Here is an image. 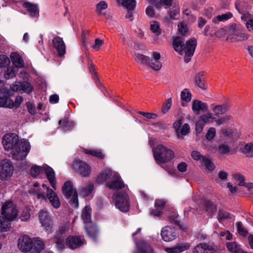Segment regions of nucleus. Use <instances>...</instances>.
Returning a JSON list of instances; mask_svg holds the SVG:
<instances>
[{"instance_id": "obj_1", "label": "nucleus", "mask_w": 253, "mask_h": 253, "mask_svg": "<svg viewBox=\"0 0 253 253\" xmlns=\"http://www.w3.org/2000/svg\"><path fill=\"white\" fill-rule=\"evenodd\" d=\"M2 144L5 150H12V157L16 160L25 159L31 149L30 142L24 139L19 143V137L15 133L5 134L2 137Z\"/></svg>"}, {"instance_id": "obj_2", "label": "nucleus", "mask_w": 253, "mask_h": 253, "mask_svg": "<svg viewBox=\"0 0 253 253\" xmlns=\"http://www.w3.org/2000/svg\"><path fill=\"white\" fill-rule=\"evenodd\" d=\"M183 39L182 37H176L173 38V46L174 50L180 54L182 51L185 52L184 61L188 63L191 59V57L194 54L197 45L196 40L191 39L186 42V44L183 43Z\"/></svg>"}, {"instance_id": "obj_3", "label": "nucleus", "mask_w": 253, "mask_h": 253, "mask_svg": "<svg viewBox=\"0 0 253 253\" xmlns=\"http://www.w3.org/2000/svg\"><path fill=\"white\" fill-rule=\"evenodd\" d=\"M153 154L155 160L158 164L167 163L174 156L172 150L162 144L156 146L153 150Z\"/></svg>"}, {"instance_id": "obj_4", "label": "nucleus", "mask_w": 253, "mask_h": 253, "mask_svg": "<svg viewBox=\"0 0 253 253\" xmlns=\"http://www.w3.org/2000/svg\"><path fill=\"white\" fill-rule=\"evenodd\" d=\"M43 171L46 174V175L52 187L56 189V180L55 177V172L53 169L50 167L45 165L43 167L34 166L31 169V174L32 176L35 177L42 173Z\"/></svg>"}, {"instance_id": "obj_5", "label": "nucleus", "mask_w": 253, "mask_h": 253, "mask_svg": "<svg viewBox=\"0 0 253 253\" xmlns=\"http://www.w3.org/2000/svg\"><path fill=\"white\" fill-rule=\"evenodd\" d=\"M63 194L65 197L69 200L71 206L76 208L78 206V193L74 189L73 183L70 181L65 182L62 187Z\"/></svg>"}, {"instance_id": "obj_6", "label": "nucleus", "mask_w": 253, "mask_h": 253, "mask_svg": "<svg viewBox=\"0 0 253 253\" xmlns=\"http://www.w3.org/2000/svg\"><path fill=\"white\" fill-rule=\"evenodd\" d=\"M249 35L245 33L243 28L239 25H232L230 26L229 36L227 37V40L233 42H241L247 40Z\"/></svg>"}, {"instance_id": "obj_7", "label": "nucleus", "mask_w": 253, "mask_h": 253, "mask_svg": "<svg viewBox=\"0 0 253 253\" xmlns=\"http://www.w3.org/2000/svg\"><path fill=\"white\" fill-rule=\"evenodd\" d=\"M113 200L116 207L123 212H127L129 209L128 195L126 193L117 192L114 194Z\"/></svg>"}, {"instance_id": "obj_8", "label": "nucleus", "mask_w": 253, "mask_h": 253, "mask_svg": "<svg viewBox=\"0 0 253 253\" xmlns=\"http://www.w3.org/2000/svg\"><path fill=\"white\" fill-rule=\"evenodd\" d=\"M70 229L69 224L68 222L63 224L59 228L55 235V243L57 248L61 250L65 247L64 239Z\"/></svg>"}, {"instance_id": "obj_9", "label": "nucleus", "mask_w": 253, "mask_h": 253, "mask_svg": "<svg viewBox=\"0 0 253 253\" xmlns=\"http://www.w3.org/2000/svg\"><path fill=\"white\" fill-rule=\"evenodd\" d=\"M14 170L13 166L7 159H4L0 162V179L2 180H7L11 177Z\"/></svg>"}, {"instance_id": "obj_10", "label": "nucleus", "mask_w": 253, "mask_h": 253, "mask_svg": "<svg viewBox=\"0 0 253 253\" xmlns=\"http://www.w3.org/2000/svg\"><path fill=\"white\" fill-rule=\"evenodd\" d=\"M1 215L10 220L16 218L18 211L15 205L11 201L4 203L1 207Z\"/></svg>"}, {"instance_id": "obj_11", "label": "nucleus", "mask_w": 253, "mask_h": 253, "mask_svg": "<svg viewBox=\"0 0 253 253\" xmlns=\"http://www.w3.org/2000/svg\"><path fill=\"white\" fill-rule=\"evenodd\" d=\"M72 168L75 171L83 177L88 176L91 171L89 166L85 162L76 160L72 165Z\"/></svg>"}, {"instance_id": "obj_12", "label": "nucleus", "mask_w": 253, "mask_h": 253, "mask_svg": "<svg viewBox=\"0 0 253 253\" xmlns=\"http://www.w3.org/2000/svg\"><path fill=\"white\" fill-rule=\"evenodd\" d=\"M215 119L213 114L211 113H208L201 116L196 124V130L197 132L200 133L203 129L205 124L212 123Z\"/></svg>"}, {"instance_id": "obj_13", "label": "nucleus", "mask_w": 253, "mask_h": 253, "mask_svg": "<svg viewBox=\"0 0 253 253\" xmlns=\"http://www.w3.org/2000/svg\"><path fill=\"white\" fill-rule=\"evenodd\" d=\"M161 236L165 242H170L176 238L177 233L174 228L167 226L162 229Z\"/></svg>"}, {"instance_id": "obj_14", "label": "nucleus", "mask_w": 253, "mask_h": 253, "mask_svg": "<svg viewBox=\"0 0 253 253\" xmlns=\"http://www.w3.org/2000/svg\"><path fill=\"white\" fill-rule=\"evenodd\" d=\"M18 247L22 252H29L33 247V243L28 236L24 235L19 238Z\"/></svg>"}, {"instance_id": "obj_15", "label": "nucleus", "mask_w": 253, "mask_h": 253, "mask_svg": "<svg viewBox=\"0 0 253 253\" xmlns=\"http://www.w3.org/2000/svg\"><path fill=\"white\" fill-rule=\"evenodd\" d=\"M107 186L113 190H119L125 187V184L119 174L114 173L112 179L106 183Z\"/></svg>"}, {"instance_id": "obj_16", "label": "nucleus", "mask_w": 253, "mask_h": 253, "mask_svg": "<svg viewBox=\"0 0 253 253\" xmlns=\"http://www.w3.org/2000/svg\"><path fill=\"white\" fill-rule=\"evenodd\" d=\"M39 219L42 226L44 227L46 230H51V219L46 210L44 209L40 210L39 213Z\"/></svg>"}, {"instance_id": "obj_17", "label": "nucleus", "mask_w": 253, "mask_h": 253, "mask_svg": "<svg viewBox=\"0 0 253 253\" xmlns=\"http://www.w3.org/2000/svg\"><path fill=\"white\" fill-rule=\"evenodd\" d=\"M42 186L46 190L47 198L49 199L51 205L56 209L59 208L60 202L56 193L44 184Z\"/></svg>"}, {"instance_id": "obj_18", "label": "nucleus", "mask_w": 253, "mask_h": 253, "mask_svg": "<svg viewBox=\"0 0 253 253\" xmlns=\"http://www.w3.org/2000/svg\"><path fill=\"white\" fill-rule=\"evenodd\" d=\"M84 240L78 236H69L66 240V245L71 249H75L84 244Z\"/></svg>"}, {"instance_id": "obj_19", "label": "nucleus", "mask_w": 253, "mask_h": 253, "mask_svg": "<svg viewBox=\"0 0 253 253\" xmlns=\"http://www.w3.org/2000/svg\"><path fill=\"white\" fill-rule=\"evenodd\" d=\"M153 59H150L147 63V66L151 68L154 70H160L162 66L161 63L160 61L161 54L158 52H153L152 53Z\"/></svg>"}, {"instance_id": "obj_20", "label": "nucleus", "mask_w": 253, "mask_h": 253, "mask_svg": "<svg viewBox=\"0 0 253 253\" xmlns=\"http://www.w3.org/2000/svg\"><path fill=\"white\" fill-rule=\"evenodd\" d=\"M11 102L8 91L5 88L0 89V107L12 108Z\"/></svg>"}, {"instance_id": "obj_21", "label": "nucleus", "mask_w": 253, "mask_h": 253, "mask_svg": "<svg viewBox=\"0 0 253 253\" xmlns=\"http://www.w3.org/2000/svg\"><path fill=\"white\" fill-rule=\"evenodd\" d=\"M137 250L134 253H154L151 245L148 242L141 240L136 244Z\"/></svg>"}, {"instance_id": "obj_22", "label": "nucleus", "mask_w": 253, "mask_h": 253, "mask_svg": "<svg viewBox=\"0 0 253 253\" xmlns=\"http://www.w3.org/2000/svg\"><path fill=\"white\" fill-rule=\"evenodd\" d=\"M192 109L195 114L198 115L201 112H205L208 111V104L200 100H194L192 101Z\"/></svg>"}, {"instance_id": "obj_23", "label": "nucleus", "mask_w": 253, "mask_h": 253, "mask_svg": "<svg viewBox=\"0 0 253 253\" xmlns=\"http://www.w3.org/2000/svg\"><path fill=\"white\" fill-rule=\"evenodd\" d=\"M193 253H217L215 250L206 243H200L195 246Z\"/></svg>"}, {"instance_id": "obj_24", "label": "nucleus", "mask_w": 253, "mask_h": 253, "mask_svg": "<svg viewBox=\"0 0 253 253\" xmlns=\"http://www.w3.org/2000/svg\"><path fill=\"white\" fill-rule=\"evenodd\" d=\"M54 47L57 50L59 56L64 55L66 51V46L63 39L59 37L54 38L52 41Z\"/></svg>"}, {"instance_id": "obj_25", "label": "nucleus", "mask_w": 253, "mask_h": 253, "mask_svg": "<svg viewBox=\"0 0 253 253\" xmlns=\"http://www.w3.org/2000/svg\"><path fill=\"white\" fill-rule=\"evenodd\" d=\"M190 245L188 243H182L177 244L176 246L171 248H166L165 251L167 253H180L184 251L188 250Z\"/></svg>"}, {"instance_id": "obj_26", "label": "nucleus", "mask_w": 253, "mask_h": 253, "mask_svg": "<svg viewBox=\"0 0 253 253\" xmlns=\"http://www.w3.org/2000/svg\"><path fill=\"white\" fill-rule=\"evenodd\" d=\"M85 229L89 237L93 240L96 239L98 234V231L94 223L91 222L85 224Z\"/></svg>"}, {"instance_id": "obj_27", "label": "nucleus", "mask_w": 253, "mask_h": 253, "mask_svg": "<svg viewBox=\"0 0 253 253\" xmlns=\"http://www.w3.org/2000/svg\"><path fill=\"white\" fill-rule=\"evenodd\" d=\"M22 5L31 16L35 17L38 15L39 10L36 4L28 2H22Z\"/></svg>"}, {"instance_id": "obj_28", "label": "nucleus", "mask_w": 253, "mask_h": 253, "mask_svg": "<svg viewBox=\"0 0 253 253\" xmlns=\"http://www.w3.org/2000/svg\"><path fill=\"white\" fill-rule=\"evenodd\" d=\"M10 58L13 64L18 68H23L25 66L24 61L19 54L17 52H12L10 54Z\"/></svg>"}, {"instance_id": "obj_29", "label": "nucleus", "mask_w": 253, "mask_h": 253, "mask_svg": "<svg viewBox=\"0 0 253 253\" xmlns=\"http://www.w3.org/2000/svg\"><path fill=\"white\" fill-rule=\"evenodd\" d=\"M211 107L216 116H219L226 113L229 108L228 105L227 104H223L222 105L212 104Z\"/></svg>"}, {"instance_id": "obj_30", "label": "nucleus", "mask_w": 253, "mask_h": 253, "mask_svg": "<svg viewBox=\"0 0 253 253\" xmlns=\"http://www.w3.org/2000/svg\"><path fill=\"white\" fill-rule=\"evenodd\" d=\"M117 1L127 10H133L136 5L135 0H117Z\"/></svg>"}, {"instance_id": "obj_31", "label": "nucleus", "mask_w": 253, "mask_h": 253, "mask_svg": "<svg viewBox=\"0 0 253 253\" xmlns=\"http://www.w3.org/2000/svg\"><path fill=\"white\" fill-rule=\"evenodd\" d=\"M228 251L231 253H241L242 250L236 242H229L226 243Z\"/></svg>"}, {"instance_id": "obj_32", "label": "nucleus", "mask_w": 253, "mask_h": 253, "mask_svg": "<svg viewBox=\"0 0 253 253\" xmlns=\"http://www.w3.org/2000/svg\"><path fill=\"white\" fill-rule=\"evenodd\" d=\"M11 220L6 218L4 216H0V231L5 232L10 227Z\"/></svg>"}, {"instance_id": "obj_33", "label": "nucleus", "mask_w": 253, "mask_h": 253, "mask_svg": "<svg viewBox=\"0 0 253 253\" xmlns=\"http://www.w3.org/2000/svg\"><path fill=\"white\" fill-rule=\"evenodd\" d=\"M59 125L63 130H67L71 129L75 125L73 122L70 121L68 118H65L59 122Z\"/></svg>"}, {"instance_id": "obj_34", "label": "nucleus", "mask_w": 253, "mask_h": 253, "mask_svg": "<svg viewBox=\"0 0 253 253\" xmlns=\"http://www.w3.org/2000/svg\"><path fill=\"white\" fill-rule=\"evenodd\" d=\"M202 77V75L201 74H197L195 77V83L200 88L205 90L207 88V85Z\"/></svg>"}, {"instance_id": "obj_35", "label": "nucleus", "mask_w": 253, "mask_h": 253, "mask_svg": "<svg viewBox=\"0 0 253 253\" xmlns=\"http://www.w3.org/2000/svg\"><path fill=\"white\" fill-rule=\"evenodd\" d=\"M232 17V14L230 12H227L221 15H219L214 17L212 21L214 23H218L219 22H224Z\"/></svg>"}, {"instance_id": "obj_36", "label": "nucleus", "mask_w": 253, "mask_h": 253, "mask_svg": "<svg viewBox=\"0 0 253 253\" xmlns=\"http://www.w3.org/2000/svg\"><path fill=\"white\" fill-rule=\"evenodd\" d=\"M82 217L85 224L91 222V209L90 207H85L82 211Z\"/></svg>"}, {"instance_id": "obj_37", "label": "nucleus", "mask_w": 253, "mask_h": 253, "mask_svg": "<svg viewBox=\"0 0 253 253\" xmlns=\"http://www.w3.org/2000/svg\"><path fill=\"white\" fill-rule=\"evenodd\" d=\"M84 152L85 154L97 157L100 159L104 158V155L99 149H85Z\"/></svg>"}, {"instance_id": "obj_38", "label": "nucleus", "mask_w": 253, "mask_h": 253, "mask_svg": "<svg viewBox=\"0 0 253 253\" xmlns=\"http://www.w3.org/2000/svg\"><path fill=\"white\" fill-rule=\"evenodd\" d=\"M93 189L94 185L92 183H89L84 186H83L80 190V192L84 196H87Z\"/></svg>"}, {"instance_id": "obj_39", "label": "nucleus", "mask_w": 253, "mask_h": 253, "mask_svg": "<svg viewBox=\"0 0 253 253\" xmlns=\"http://www.w3.org/2000/svg\"><path fill=\"white\" fill-rule=\"evenodd\" d=\"M234 178L238 182V185L249 187L250 184L245 182V177L242 174L239 173L235 174L234 175Z\"/></svg>"}, {"instance_id": "obj_40", "label": "nucleus", "mask_w": 253, "mask_h": 253, "mask_svg": "<svg viewBox=\"0 0 253 253\" xmlns=\"http://www.w3.org/2000/svg\"><path fill=\"white\" fill-rule=\"evenodd\" d=\"M230 30V26L228 27H225L220 28L217 30L214 33V35L218 38H222L226 35L229 36V31Z\"/></svg>"}, {"instance_id": "obj_41", "label": "nucleus", "mask_w": 253, "mask_h": 253, "mask_svg": "<svg viewBox=\"0 0 253 253\" xmlns=\"http://www.w3.org/2000/svg\"><path fill=\"white\" fill-rule=\"evenodd\" d=\"M150 29L152 32L157 36L160 35L161 33L160 25L157 21H153L150 23Z\"/></svg>"}, {"instance_id": "obj_42", "label": "nucleus", "mask_w": 253, "mask_h": 253, "mask_svg": "<svg viewBox=\"0 0 253 253\" xmlns=\"http://www.w3.org/2000/svg\"><path fill=\"white\" fill-rule=\"evenodd\" d=\"M190 131V126L187 123L184 124L176 132L178 137L186 135Z\"/></svg>"}, {"instance_id": "obj_43", "label": "nucleus", "mask_w": 253, "mask_h": 253, "mask_svg": "<svg viewBox=\"0 0 253 253\" xmlns=\"http://www.w3.org/2000/svg\"><path fill=\"white\" fill-rule=\"evenodd\" d=\"M243 152L247 157H252L253 156V142L247 144L245 145Z\"/></svg>"}, {"instance_id": "obj_44", "label": "nucleus", "mask_w": 253, "mask_h": 253, "mask_svg": "<svg viewBox=\"0 0 253 253\" xmlns=\"http://www.w3.org/2000/svg\"><path fill=\"white\" fill-rule=\"evenodd\" d=\"M201 163H202L205 166L206 168L210 171L213 170L215 168L213 163L209 158H203V161Z\"/></svg>"}, {"instance_id": "obj_45", "label": "nucleus", "mask_w": 253, "mask_h": 253, "mask_svg": "<svg viewBox=\"0 0 253 253\" xmlns=\"http://www.w3.org/2000/svg\"><path fill=\"white\" fill-rule=\"evenodd\" d=\"M112 175V172L110 169H105L98 176L99 180L101 181H105L108 179L111 175Z\"/></svg>"}, {"instance_id": "obj_46", "label": "nucleus", "mask_w": 253, "mask_h": 253, "mask_svg": "<svg viewBox=\"0 0 253 253\" xmlns=\"http://www.w3.org/2000/svg\"><path fill=\"white\" fill-rule=\"evenodd\" d=\"M16 75V72L13 67H9L5 71L4 76L5 79H10L14 78Z\"/></svg>"}, {"instance_id": "obj_47", "label": "nucleus", "mask_w": 253, "mask_h": 253, "mask_svg": "<svg viewBox=\"0 0 253 253\" xmlns=\"http://www.w3.org/2000/svg\"><path fill=\"white\" fill-rule=\"evenodd\" d=\"M181 99L186 102H189L191 99V94L187 88L184 89L180 94Z\"/></svg>"}, {"instance_id": "obj_48", "label": "nucleus", "mask_w": 253, "mask_h": 253, "mask_svg": "<svg viewBox=\"0 0 253 253\" xmlns=\"http://www.w3.org/2000/svg\"><path fill=\"white\" fill-rule=\"evenodd\" d=\"M135 59L137 62H140L141 63L147 65L149 61V58L143 54L140 53H135Z\"/></svg>"}, {"instance_id": "obj_49", "label": "nucleus", "mask_w": 253, "mask_h": 253, "mask_svg": "<svg viewBox=\"0 0 253 253\" xmlns=\"http://www.w3.org/2000/svg\"><path fill=\"white\" fill-rule=\"evenodd\" d=\"M218 151L221 154H227L230 153L231 149L227 144L223 143L218 146Z\"/></svg>"}, {"instance_id": "obj_50", "label": "nucleus", "mask_w": 253, "mask_h": 253, "mask_svg": "<svg viewBox=\"0 0 253 253\" xmlns=\"http://www.w3.org/2000/svg\"><path fill=\"white\" fill-rule=\"evenodd\" d=\"M21 89V93H28L31 92L33 90V87L30 84L27 82H23L22 83Z\"/></svg>"}, {"instance_id": "obj_51", "label": "nucleus", "mask_w": 253, "mask_h": 253, "mask_svg": "<svg viewBox=\"0 0 253 253\" xmlns=\"http://www.w3.org/2000/svg\"><path fill=\"white\" fill-rule=\"evenodd\" d=\"M107 7V3L105 1L101 0L96 4V11L99 14H101L102 11L106 9Z\"/></svg>"}, {"instance_id": "obj_52", "label": "nucleus", "mask_w": 253, "mask_h": 253, "mask_svg": "<svg viewBox=\"0 0 253 253\" xmlns=\"http://www.w3.org/2000/svg\"><path fill=\"white\" fill-rule=\"evenodd\" d=\"M232 215L229 213L223 211L219 210L218 214V219L219 221H221L223 219H226L228 218H231Z\"/></svg>"}, {"instance_id": "obj_53", "label": "nucleus", "mask_w": 253, "mask_h": 253, "mask_svg": "<svg viewBox=\"0 0 253 253\" xmlns=\"http://www.w3.org/2000/svg\"><path fill=\"white\" fill-rule=\"evenodd\" d=\"M31 192L39 199L45 200L46 198H47L46 193H45V192L41 191V190H31Z\"/></svg>"}, {"instance_id": "obj_54", "label": "nucleus", "mask_w": 253, "mask_h": 253, "mask_svg": "<svg viewBox=\"0 0 253 253\" xmlns=\"http://www.w3.org/2000/svg\"><path fill=\"white\" fill-rule=\"evenodd\" d=\"M236 226H237L238 232L239 233V234L240 235H242L243 236H246L247 235L248 232L244 228L241 222H237Z\"/></svg>"}, {"instance_id": "obj_55", "label": "nucleus", "mask_w": 253, "mask_h": 253, "mask_svg": "<svg viewBox=\"0 0 253 253\" xmlns=\"http://www.w3.org/2000/svg\"><path fill=\"white\" fill-rule=\"evenodd\" d=\"M10 63L9 59L4 55H0V68L4 67Z\"/></svg>"}, {"instance_id": "obj_56", "label": "nucleus", "mask_w": 253, "mask_h": 253, "mask_svg": "<svg viewBox=\"0 0 253 253\" xmlns=\"http://www.w3.org/2000/svg\"><path fill=\"white\" fill-rule=\"evenodd\" d=\"M30 217V210L28 208L24 209L22 213L21 214L20 218L22 221H27Z\"/></svg>"}, {"instance_id": "obj_57", "label": "nucleus", "mask_w": 253, "mask_h": 253, "mask_svg": "<svg viewBox=\"0 0 253 253\" xmlns=\"http://www.w3.org/2000/svg\"><path fill=\"white\" fill-rule=\"evenodd\" d=\"M205 208L207 211L211 212H213L215 210V207L212 202L206 201L204 202Z\"/></svg>"}, {"instance_id": "obj_58", "label": "nucleus", "mask_w": 253, "mask_h": 253, "mask_svg": "<svg viewBox=\"0 0 253 253\" xmlns=\"http://www.w3.org/2000/svg\"><path fill=\"white\" fill-rule=\"evenodd\" d=\"M178 31L179 33L184 35L188 31L187 25L184 22H181L178 25Z\"/></svg>"}, {"instance_id": "obj_59", "label": "nucleus", "mask_w": 253, "mask_h": 253, "mask_svg": "<svg viewBox=\"0 0 253 253\" xmlns=\"http://www.w3.org/2000/svg\"><path fill=\"white\" fill-rule=\"evenodd\" d=\"M33 246L34 247L35 250L37 252H40L42 250L44 249V245L43 242L41 240H37L33 244Z\"/></svg>"}, {"instance_id": "obj_60", "label": "nucleus", "mask_w": 253, "mask_h": 253, "mask_svg": "<svg viewBox=\"0 0 253 253\" xmlns=\"http://www.w3.org/2000/svg\"><path fill=\"white\" fill-rule=\"evenodd\" d=\"M191 157L192 158L196 161H200L201 162L203 161V158L206 157L202 156L200 152L197 151H193L191 152Z\"/></svg>"}, {"instance_id": "obj_61", "label": "nucleus", "mask_w": 253, "mask_h": 253, "mask_svg": "<svg viewBox=\"0 0 253 253\" xmlns=\"http://www.w3.org/2000/svg\"><path fill=\"white\" fill-rule=\"evenodd\" d=\"M10 100L11 101V103H12V108H18L21 103L23 101V98L22 96H18L16 97L15 100L14 102L13 101V100L10 98Z\"/></svg>"}, {"instance_id": "obj_62", "label": "nucleus", "mask_w": 253, "mask_h": 253, "mask_svg": "<svg viewBox=\"0 0 253 253\" xmlns=\"http://www.w3.org/2000/svg\"><path fill=\"white\" fill-rule=\"evenodd\" d=\"M215 129L213 127H210L206 134L207 139L209 140L212 139L215 135Z\"/></svg>"}, {"instance_id": "obj_63", "label": "nucleus", "mask_w": 253, "mask_h": 253, "mask_svg": "<svg viewBox=\"0 0 253 253\" xmlns=\"http://www.w3.org/2000/svg\"><path fill=\"white\" fill-rule=\"evenodd\" d=\"M103 43L104 42L103 40L99 39H96L95 40V43L92 45V47L94 50L98 51L100 49Z\"/></svg>"}, {"instance_id": "obj_64", "label": "nucleus", "mask_w": 253, "mask_h": 253, "mask_svg": "<svg viewBox=\"0 0 253 253\" xmlns=\"http://www.w3.org/2000/svg\"><path fill=\"white\" fill-rule=\"evenodd\" d=\"M172 104V99L171 98H169L165 104H164L163 109L162 112L163 113H166L170 109Z\"/></svg>"}]
</instances>
